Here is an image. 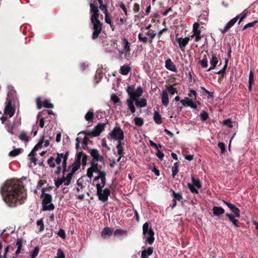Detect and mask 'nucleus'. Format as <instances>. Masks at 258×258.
<instances>
[{
	"label": "nucleus",
	"instance_id": "nucleus-35",
	"mask_svg": "<svg viewBox=\"0 0 258 258\" xmlns=\"http://www.w3.org/2000/svg\"><path fill=\"white\" fill-rule=\"evenodd\" d=\"M191 181L192 183V185L196 186L198 188H200L202 187V184L200 182V180L199 179H196L195 178L194 175H191Z\"/></svg>",
	"mask_w": 258,
	"mask_h": 258
},
{
	"label": "nucleus",
	"instance_id": "nucleus-29",
	"mask_svg": "<svg viewBox=\"0 0 258 258\" xmlns=\"http://www.w3.org/2000/svg\"><path fill=\"white\" fill-rule=\"evenodd\" d=\"M131 71V67L128 65H123L120 68L119 73L122 75H127Z\"/></svg>",
	"mask_w": 258,
	"mask_h": 258
},
{
	"label": "nucleus",
	"instance_id": "nucleus-3",
	"mask_svg": "<svg viewBox=\"0 0 258 258\" xmlns=\"http://www.w3.org/2000/svg\"><path fill=\"white\" fill-rule=\"evenodd\" d=\"M56 157H50L47 160V164L50 168L55 167V163L60 166V164L62 161V169H68L67 168V160L70 155V151H67L64 153H57Z\"/></svg>",
	"mask_w": 258,
	"mask_h": 258
},
{
	"label": "nucleus",
	"instance_id": "nucleus-43",
	"mask_svg": "<svg viewBox=\"0 0 258 258\" xmlns=\"http://www.w3.org/2000/svg\"><path fill=\"white\" fill-rule=\"evenodd\" d=\"M199 62L203 68H206L208 67V59L206 55H204V58L202 60L199 61Z\"/></svg>",
	"mask_w": 258,
	"mask_h": 258
},
{
	"label": "nucleus",
	"instance_id": "nucleus-21",
	"mask_svg": "<svg viewBox=\"0 0 258 258\" xmlns=\"http://www.w3.org/2000/svg\"><path fill=\"white\" fill-rule=\"evenodd\" d=\"M162 103L164 106L167 107L169 104L168 95L166 90H163L161 94Z\"/></svg>",
	"mask_w": 258,
	"mask_h": 258
},
{
	"label": "nucleus",
	"instance_id": "nucleus-34",
	"mask_svg": "<svg viewBox=\"0 0 258 258\" xmlns=\"http://www.w3.org/2000/svg\"><path fill=\"white\" fill-rule=\"evenodd\" d=\"M153 118L155 122L158 124H160L162 122L161 116L158 111L154 112Z\"/></svg>",
	"mask_w": 258,
	"mask_h": 258
},
{
	"label": "nucleus",
	"instance_id": "nucleus-7",
	"mask_svg": "<svg viewBox=\"0 0 258 258\" xmlns=\"http://www.w3.org/2000/svg\"><path fill=\"white\" fill-rule=\"evenodd\" d=\"M104 186L100 185L99 183H97L96 185L97 189L96 194L100 201L105 202L108 201V197L110 195V190L108 188H105L102 189Z\"/></svg>",
	"mask_w": 258,
	"mask_h": 258
},
{
	"label": "nucleus",
	"instance_id": "nucleus-42",
	"mask_svg": "<svg viewBox=\"0 0 258 258\" xmlns=\"http://www.w3.org/2000/svg\"><path fill=\"white\" fill-rule=\"evenodd\" d=\"M135 123L136 125L141 126L144 124V120L142 118L140 117H136L134 118Z\"/></svg>",
	"mask_w": 258,
	"mask_h": 258
},
{
	"label": "nucleus",
	"instance_id": "nucleus-61",
	"mask_svg": "<svg viewBox=\"0 0 258 258\" xmlns=\"http://www.w3.org/2000/svg\"><path fill=\"white\" fill-rule=\"evenodd\" d=\"M218 146L221 149V153L223 154L225 152V145L223 142H219Z\"/></svg>",
	"mask_w": 258,
	"mask_h": 258
},
{
	"label": "nucleus",
	"instance_id": "nucleus-46",
	"mask_svg": "<svg viewBox=\"0 0 258 258\" xmlns=\"http://www.w3.org/2000/svg\"><path fill=\"white\" fill-rule=\"evenodd\" d=\"M194 35L196 36L195 41L196 42L199 41L202 38L201 36V30L199 29H196L193 30Z\"/></svg>",
	"mask_w": 258,
	"mask_h": 258
},
{
	"label": "nucleus",
	"instance_id": "nucleus-26",
	"mask_svg": "<svg viewBox=\"0 0 258 258\" xmlns=\"http://www.w3.org/2000/svg\"><path fill=\"white\" fill-rule=\"evenodd\" d=\"M213 212L214 216H218L224 213V209L221 207L214 206L213 208Z\"/></svg>",
	"mask_w": 258,
	"mask_h": 258
},
{
	"label": "nucleus",
	"instance_id": "nucleus-28",
	"mask_svg": "<svg viewBox=\"0 0 258 258\" xmlns=\"http://www.w3.org/2000/svg\"><path fill=\"white\" fill-rule=\"evenodd\" d=\"M123 145L124 144L122 142H118V144L116 146L117 154L121 157H123L124 154V149L123 147Z\"/></svg>",
	"mask_w": 258,
	"mask_h": 258
},
{
	"label": "nucleus",
	"instance_id": "nucleus-56",
	"mask_svg": "<svg viewBox=\"0 0 258 258\" xmlns=\"http://www.w3.org/2000/svg\"><path fill=\"white\" fill-rule=\"evenodd\" d=\"M113 233H114V235L115 236L121 235L125 234L126 233V231L122 229H116V230H115L114 231Z\"/></svg>",
	"mask_w": 258,
	"mask_h": 258
},
{
	"label": "nucleus",
	"instance_id": "nucleus-39",
	"mask_svg": "<svg viewBox=\"0 0 258 258\" xmlns=\"http://www.w3.org/2000/svg\"><path fill=\"white\" fill-rule=\"evenodd\" d=\"M68 172H69V173L67 174V176H66V182H64V185L67 186L69 185L70 184L72 177L74 174V173H72L71 171Z\"/></svg>",
	"mask_w": 258,
	"mask_h": 258
},
{
	"label": "nucleus",
	"instance_id": "nucleus-53",
	"mask_svg": "<svg viewBox=\"0 0 258 258\" xmlns=\"http://www.w3.org/2000/svg\"><path fill=\"white\" fill-rule=\"evenodd\" d=\"M44 136L42 137L39 142H38L34 147V150L37 151L39 148L42 147V144L43 143Z\"/></svg>",
	"mask_w": 258,
	"mask_h": 258
},
{
	"label": "nucleus",
	"instance_id": "nucleus-14",
	"mask_svg": "<svg viewBox=\"0 0 258 258\" xmlns=\"http://www.w3.org/2000/svg\"><path fill=\"white\" fill-rule=\"evenodd\" d=\"M189 40L190 38L188 37H185L184 38L182 37H176V40L178 42L179 46L182 51H184L185 47L188 44Z\"/></svg>",
	"mask_w": 258,
	"mask_h": 258
},
{
	"label": "nucleus",
	"instance_id": "nucleus-16",
	"mask_svg": "<svg viewBox=\"0 0 258 258\" xmlns=\"http://www.w3.org/2000/svg\"><path fill=\"white\" fill-rule=\"evenodd\" d=\"M210 63L211 66L207 70V72H210L215 69L218 63V59L217 57V54L213 52H212L211 58L210 59Z\"/></svg>",
	"mask_w": 258,
	"mask_h": 258
},
{
	"label": "nucleus",
	"instance_id": "nucleus-10",
	"mask_svg": "<svg viewBox=\"0 0 258 258\" xmlns=\"http://www.w3.org/2000/svg\"><path fill=\"white\" fill-rule=\"evenodd\" d=\"M15 112L14 107L12 106V101L11 99H8L7 101V104L5 106L4 110V114L6 115H9V117H12Z\"/></svg>",
	"mask_w": 258,
	"mask_h": 258
},
{
	"label": "nucleus",
	"instance_id": "nucleus-60",
	"mask_svg": "<svg viewBox=\"0 0 258 258\" xmlns=\"http://www.w3.org/2000/svg\"><path fill=\"white\" fill-rule=\"evenodd\" d=\"M57 235L62 239H64L66 237V234L64 230L60 229L57 232Z\"/></svg>",
	"mask_w": 258,
	"mask_h": 258
},
{
	"label": "nucleus",
	"instance_id": "nucleus-58",
	"mask_svg": "<svg viewBox=\"0 0 258 258\" xmlns=\"http://www.w3.org/2000/svg\"><path fill=\"white\" fill-rule=\"evenodd\" d=\"M138 39L139 41H142L145 43L148 42V38L146 36H143L141 33L138 35Z\"/></svg>",
	"mask_w": 258,
	"mask_h": 258
},
{
	"label": "nucleus",
	"instance_id": "nucleus-9",
	"mask_svg": "<svg viewBox=\"0 0 258 258\" xmlns=\"http://www.w3.org/2000/svg\"><path fill=\"white\" fill-rule=\"evenodd\" d=\"M109 135L112 139L117 140L118 142H121L124 137L123 131L119 126H116L109 133Z\"/></svg>",
	"mask_w": 258,
	"mask_h": 258
},
{
	"label": "nucleus",
	"instance_id": "nucleus-63",
	"mask_svg": "<svg viewBox=\"0 0 258 258\" xmlns=\"http://www.w3.org/2000/svg\"><path fill=\"white\" fill-rule=\"evenodd\" d=\"M254 77L253 73L252 71H250L249 74V81L248 83L253 84L254 83Z\"/></svg>",
	"mask_w": 258,
	"mask_h": 258
},
{
	"label": "nucleus",
	"instance_id": "nucleus-12",
	"mask_svg": "<svg viewBox=\"0 0 258 258\" xmlns=\"http://www.w3.org/2000/svg\"><path fill=\"white\" fill-rule=\"evenodd\" d=\"M90 7L91 13L90 20L99 18L100 13L98 7L92 3H90Z\"/></svg>",
	"mask_w": 258,
	"mask_h": 258
},
{
	"label": "nucleus",
	"instance_id": "nucleus-8",
	"mask_svg": "<svg viewBox=\"0 0 258 258\" xmlns=\"http://www.w3.org/2000/svg\"><path fill=\"white\" fill-rule=\"evenodd\" d=\"M93 25V32L92 35V38L96 39L99 37L102 30L103 24L99 20V18L90 20Z\"/></svg>",
	"mask_w": 258,
	"mask_h": 258
},
{
	"label": "nucleus",
	"instance_id": "nucleus-11",
	"mask_svg": "<svg viewBox=\"0 0 258 258\" xmlns=\"http://www.w3.org/2000/svg\"><path fill=\"white\" fill-rule=\"evenodd\" d=\"M223 202L230 209L231 212L233 213V216H236L237 218L240 217V211L238 208L228 201L223 200Z\"/></svg>",
	"mask_w": 258,
	"mask_h": 258
},
{
	"label": "nucleus",
	"instance_id": "nucleus-59",
	"mask_svg": "<svg viewBox=\"0 0 258 258\" xmlns=\"http://www.w3.org/2000/svg\"><path fill=\"white\" fill-rule=\"evenodd\" d=\"M37 107L38 109H40L42 107V105L41 103V99L40 97H38L36 100Z\"/></svg>",
	"mask_w": 258,
	"mask_h": 258
},
{
	"label": "nucleus",
	"instance_id": "nucleus-33",
	"mask_svg": "<svg viewBox=\"0 0 258 258\" xmlns=\"http://www.w3.org/2000/svg\"><path fill=\"white\" fill-rule=\"evenodd\" d=\"M170 192H172L174 199H173L174 201H180L183 199L182 196L180 192H176L174 190L172 189L170 190Z\"/></svg>",
	"mask_w": 258,
	"mask_h": 258
},
{
	"label": "nucleus",
	"instance_id": "nucleus-44",
	"mask_svg": "<svg viewBox=\"0 0 258 258\" xmlns=\"http://www.w3.org/2000/svg\"><path fill=\"white\" fill-rule=\"evenodd\" d=\"M200 118L202 121H206L209 118V113L205 110H203L200 114Z\"/></svg>",
	"mask_w": 258,
	"mask_h": 258
},
{
	"label": "nucleus",
	"instance_id": "nucleus-51",
	"mask_svg": "<svg viewBox=\"0 0 258 258\" xmlns=\"http://www.w3.org/2000/svg\"><path fill=\"white\" fill-rule=\"evenodd\" d=\"M42 106L47 108H53V104L51 103L48 100H45Z\"/></svg>",
	"mask_w": 258,
	"mask_h": 258
},
{
	"label": "nucleus",
	"instance_id": "nucleus-40",
	"mask_svg": "<svg viewBox=\"0 0 258 258\" xmlns=\"http://www.w3.org/2000/svg\"><path fill=\"white\" fill-rule=\"evenodd\" d=\"M21 148L15 149L10 152L9 155L11 157H15L20 154L21 153Z\"/></svg>",
	"mask_w": 258,
	"mask_h": 258
},
{
	"label": "nucleus",
	"instance_id": "nucleus-62",
	"mask_svg": "<svg viewBox=\"0 0 258 258\" xmlns=\"http://www.w3.org/2000/svg\"><path fill=\"white\" fill-rule=\"evenodd\" d=\"M77 184L78 185V187L76 188V190L78 192H80L81 189L83 188L85 186L83 184L82 182H81L80 181V179L78 180L77 181Z\"/></svg>",
	"mask_w": 258,
	"mask_h": 258
},
{
	"label": "nucleus",
	"instance_id": "nucleus-5",
	"mask_svg": "<svg viewBox=\"0 0 258 258\" xmlns=\"http://www.w3.org/2000/svg\"><path fill=\"white\" fill-rule=\"evenodd\" d=\"M108 123V120L106 119L105 122L104 123H98L94 126V128L92 131H84L80 133V134L82 133L85 135H88L93 137H98L104 131L105 128Z\"/></svg>",
	"mask_w": 258,
	"mask_h": 258
},
{
	"label": "nucleus",
	"instance_id": "nucleus-57",
	"mask_svg": "<svg viewBox=\"0 0 258 258\" xmlns=\"http://www.w3.org/2000/svg\"><path fill=\"white\" fill-rule=\"evenodd\" d=\"M223 124L227 125L230 128H232L233 125L232 123V121L230 119H227L223 120Z\"/></svg>",
	"mask_w": 258,
	"mask_h": 258
},
{
	"label": "nucleus",
	"instance_id": "nucleus-23",
	"mask_svg": "<svg viewBox=\"0 0 258 258\" xmlns=\"http://www.w3.org/2000/svg\"><path fill=\"white\" fill-rule=\"evenodd\" d=\"M153 252V247H149L146 249H144L142 251L141 258H148Z\"/></svg>",
	"mask_w": 258,
	"mask_h": 258
},
{
	"label": "nucleus",
	"instance_id": "nucleus-18",
	"mask_svg": "<svg viewBox=\"0 0 258 258\" xmlns=\"http://www.w3.org/2000/svg\"><path fill=\"white\" fill-rule=\"evenodd\" d=\"M238 20V17H234L229 21L226 26L224 27L223 29L221 30V32L224 34L227 32L230 28H231Z\"/></svg>",
	"mask_w": 258,
	"mask_h": 258
},
{
	"label": "nucleus",
	"instance_id": "nucleus-38",
	"mask_svg": "<svg viewBox=\"0 0 258 258\" xmlns=\"http://www.w3.org/2000/svg\"><path fill=\"white\" fill-rule=\"evenodd\" d=\"M88 135H85L83 139V143H82V148L84 150H86L88 149V143L90 141L89 138L87 137Z\"/></svg>",
	"mask_w": 258,
	"mask_h": 258
},
{
	"label": "nucleus",
	"instance_id": "nucleus-1",
	"mask_svg": "<svg viewBox=\"0 0 258 258\" xmlns=\"http://www.w3.org/2000/svg\"><path fill=\"white\" fill-rule=\"evenodd\" d=\"M0 192L4 202L11 208L24 204L26 200V192L20 180L7 181L1 187Z\"/></svg>",
	"mask_w": 258,
	"mask_h": 258
},
{
	"label": "nucleus",
	"instance_id": "nucleus-15",
	"mask_svg": "<svg viewBox=\"0 0 258 258\" xmlns=\"http://www.w3.org/2000/svg\"><path fill=\"white\" fill-rule=\"evenodd\" d=\"M98 176L94 177L93 179L94 182H96L98 181L99 179L101 180V183H100V185L105 186L106 184V173L105 172H100L98 173Z\"/></svg>",
	"mask_w": 258,
	"mask_h": 258
},
{
	"label": "nucleus",
	"instance_id": "nucleus-45",
	"mask_svg": "<svg viewBox=\"0 0 258 258\" xmlns=\"http://www.w3.org/2000/svg\"><path fill=\"white\" fill-rule=\"evenodd\" d=\"M167 91H168L171 95H174L175 93H177V91L176 88L173 87L172 86H167Z\"/></svg>",
	"mask_w": 258,
	"mask_h": 258
},
{
	"label": "nucleus",
	"instance_id": "nucleus-30",
	"mask_svg": "<svg viewBox=\"0 0 258 258\" xmlns=\"http://www.w3.org/2000/svg\"><path fill=\"white\" fill-rule=\"evenodd\" d=\"M248 11L247 9L244 10L241 14L237 15L236 17H238V24H239L247 16Z\"/></svg>",
	"mask_w": 258,
	"mask_h": 258
},
{
	"label": "nucleus",
	"instance_id": "nucleus-4",
	"mask_svg": "<svg viewBox=\"0 0 258 258\" xmlns=\"http://www.w3.org/2000/svg\"><path fill=\"white\" fill-rule=\"evenodd\" d=\"M41 198H43L42 205L43 211H50L54 209V205L51 203L52 196L49 194L45 193L44 188L42 189Z\"/></svg>",
	"mask_w": 258,
	"mask_h": 258
},
{
	"label": "nucleus",
	"instance_id": "nucleus-24",
	"mask_svg": "<svg viewBox=\"0 0 258 258\" xmlns=\"http://www.w3.org/2000/svg\"><path fill=\"white\" fill-rule=\"evenodd\" d=\"M135 104L138 108H143L147 106V100L145 98H142L139 100V98L136 99Z\"/></svg>",
	"mask_w": 258,
	"mask_h": 258
},
{
	"label": "nucleus",
	"instance_id": "nucleus-36",
	"mask_svg": "<svg viewBox=\"0 0 258 258\" xmlns=\"http://www.w3.org/2000/svg\"><path fill=\"white\" fill-rule=\"evenodd\" d=\"M179 163L178 162H175L173 166L172 167V177H174L179 171Z\"/></svg>",
	"mask_w": 258,
	"mask_h": 258
},
{
	"label": "nucleus",
	"instance_id": "nucleus-52",
	"mask_svg": "<svg viewBox=\"0 0 258 258\" xmlns=\"http://www.w3.org/2000/svg\"><path fill=\"white\" fill-rule=\"evenodd\" d=\"M186 100H187V106H189L194 109H196L197 108V104L192 101V99L189 98Z\"/></svg>",
	"mask_w": 258,
	"mask_h": 258
},
{
	"label": "nucleus",
	"instance_id": "nucleus-17",
	"mask_svg": "<svg viewBox=\"0 0 258 258\" xmlns=\"http://www.w3.org/2000/svg\"><path fill=\"white\" fill-rule=\"evenodd\" d=\"M165 67L168 70L175 73L177 72L175 65L170 58H168L165 61Z\"/></svg>",
	"mask_w": 258,
	"mask_h": 258
},
{
	"label": "nucleus",
	"instance_id": "nucleus-49",
	"mask_svg": "<svg viewBox=\"0 0 258 258\" xmlns=\"http://www.w3.org/2000/svg\"><path fill=\"white\" fill-rule=\"evenodd\" d=\"M19 138L22 141L27 142L29 141L28 137L27 136V134L24 132H22L19 135Z\"/></svg>",
	"mask_w": 258,
	"mask_h": 258
},
{
	"label": "nucleus",
	"instance_id": "nucleus-41",
	"mask_svg": "<svg viewBox=\"0 0 258 258\" xmlns=\"http://www.w3.org/2000/svg\"><path fill=\"white\" fill-rule=\"evenodd\" d=\"M258 23V20H255L252 22H249L245 25L242 28V31H244L246 29L250 27H253L256 24Z\"/></svg>",
	"mask_w": 258,
	"mask_h": 258
},
{
	"label": "nucleus",
	"instance_id": "nucleus-37",
	"mask_svg": "<svg viewBox=\"0 0 258 258\" xmlns=\"http://www.w3.org/2000/svg\"><path fill=\"white\" fill-rule=\"evenodd\" d=\"M111 101L116 104L121 105V101L119 98L115 94H113L111 96Z\"/></svg>",
	"mask_w": 258,
	"mask_h": 258
},
{
	"label": "nucleus",
	"instance_id": "nucleus-48",
	"mask_svg": "<svg viewBox=\"0 0 258 258\" xmlns=\"http://www.w3.org/2000/svg\"><path fill=\"white\" fill-rule=\"evenodd\" d=\"M201 89L207 94V95H208L207 97L208 98H213L214 97V93L213 92H212L209 91L208 90H207L204 87H201Z\"/></svg>",
	"mask_w": 258,
	"mask_h": 258
},
{
	"label": "nucleus",
	"instance_id": "nucleus-54",
	"mask_svg": "<svg viewBox=\"0 0 258 258\" xmlns=\"http://www.w3.org/2000/svg\"><path fill=\"white\" fill-rule=\"evenodd\" d=\"M36 224L37 226H40L39 231L40 232L42 231L44 229V225L43 224V220L42 219H41L37 221Z\"/></svg>",
	"mask_w": 258,
	"mask_h": 258
},
{
	"label": "nucleus",
	"instance_id": "nucleus-31",
	"mask_svg": "<svg viewBox=\"0 0 258 258\" xmlns=\"http://www.w3.org/2000/svg\"><path fill=\"white\" fill-rule=\"evenodd\" d=\"M98 161H91V167H90L94 172L95 173H99L100 172H103V171L100 170L98 167V163H97Z\"/></svg>",
	"mask_w": 258,
	"mask_h": 258
},
{
	"label": "nucleus",
	"instance_id": "nucleus-55",
	"mask_svg": "<svg viewBox=\"0 0 258 258\" xmlns=\"http://www.w3.org/2000/svg\"><path fill=\"white\" fill-rule=\"evenodd\" d=\"M187 186H188V188L190 189V191L192 193L198 194V190L196 188V186H195L194 185H193L192 184H191L190 183H188Z\"/></svg>",
	"mask_w": 258,
	"mask_h": 258
},
{
	"label": "nucleus",
	"instance_id": "nucleus-47",
	"mask_svg": "<svg viewBox=\"0 0 258 258\" xmlns=\"http://www.w3.org/2000/svg\"><path fill=\"white\" fill-rule=\"evenodd\" d=\"M228 62V59H226L225 61V64H224L223 68H222V69L215 73L217 74H218V75L224 74L225 73L227 67Z\"/></svg>",
	"mask_w": 258,
	"mask_h": 258
},
{
	"label": "nucleus",
	"instance_id": "nucleus-27",
	"mask_svg": "<svg viewBox=\"0 0 258 258\" xmlns=\"http://www.w3.org/2000/svg\"><path fill=\"white\" fill-rule=\"evenodd\" d=\"M80 165L74 162L73 164H70L68 167V171H71L75 173L80 168Z\"/></svg>",
	"mask_w": 258,
	"mask_h": 258
},
{
	"label": "nucleus",
	"instance_id": "nucleus-13",
	"mask_svg": "<svg viewBox=\"0 0 258 258\" xmlns=\"http://www.w3.org/2000/svg\"><path fill=\"white\" fill-rule=\"evenodd\" d=\"M89 152L93 158L91 161H102L103 160V157L99 155V151L97 149H91Z\"/></svg>",
	"mask_w": 258,
	"mask_h": 258
},
{
	"label": "nucleus",
	"instance_id": "nucleus-6",
	"mask_svg": "<svg viewBox=\"0 0 258 258\" xmlns=\"http://www.w3.org/2000/svg\"><path fill=\"white\" fill-rule=\"evenodd\" d=\"M143 234L146 236L145 242L150 244H153L155 240L154 237L155 233L149 223L146 222L143 224Z\"/></svg>",
	"mask_w": 258,
	"mask_h": 258
},
{
	"label": "nucleus",
	"instance_id": "nucleus-32",
	"mask_svg": "<svg viewBox=\"0 0 258 258\" xmlns=\"http://www.w3.org/2000/svg\"><path fill=\"white\" fill-rule=\"evenodd\" d=\"M85 153H83L82 151L79 152L78 153H77L76 155V157L75 159L74 162L76 163L77 164H78L81 166V161L82 160V159L83 158V156L84 155Z\"/></svg>",
	"mask_w": 258,
	"mask_h": 258
},
{
	"label": "nucleus",
	"instance_id": "nucleus-2",
	"mask_svg": "<svg viewBox=\"0 0 258 258\" xmlns=\"http://www.w3.org/2000/svg\"><path fill=\"white\" fill-rule=\"evenodd\" d=\"M126 92L130 96V98L126 100V104L132 113H134L136 112L134 102H135L136 99L139 98L142 96L143 90L141 86H139L135 90V86H128L126 89Z\"/></svg>",
	"mask_w": 258,
	"mask_h": 258
},
{
	"label": "nucleus",
	"instance_id": "nucleus-64",
	"mask_svg": "<svg viewBox=\"0 0 258 258\" xmlns=\"http://www.w3.org/2000/svg\"><path fill=\"white\" fill-rule=\"evenodd\" d=\"M65 255L63 252L60 249H58L57 256L55 258H64Z\"/></svg>",
	"mask_w": 258,
	"mask_h": 258
},
{
	"label": "nucleus",
	"instance_id": "nucleus-50",
	"mask_svg": "<svg viewBox=\"0 0 258 258\" xmlns=\"http://www.w3.org/2000/svg\"><path fill=\"white\" fill-rule=\"evenodd\" d=\"M39 247L37 246H36L34 248L33 250L32 251L31 254L30 255V257L31 258H35L37 256V255L39 253Z\"/></svg>",
	"mask_w": 258,
	"mask_h": 258
},
{
	"label": "nucleus",
	"instance_id": "nucleus-25",
	"mask_svg": "<svg viewBox=\"0 0 258 258\" xmlns=\"http://www.w3.org/2000/svg\"><path fill=\"white\" fill-rule=\"evenodd\" d=\"M94 118V113L93 109H90L85 115V119L88 122H93Z\"/></svg>",
	"mask_w": 258,
	"mask_h": 258
},
{
	"label": "nucleus",
	"instance_id": "nucleus-19",
	"mask_svg": "<svg viewBox=\"0 0 258 258\" xmlns=\"http://www.w3.org/2000/svg\"><path fill=\"white\" fill-rule=\"evenodd\" d=\"M225 216L229 220V221L232 223L235 227H240V223L238 220L236 219V218H237L236 216H233V214L229 213H226Z\"/></svg>",
	"mask_w": 258,
	"mask_h": 258
},
{
	"label": "nucleus",
	"instance_id": "nucleus-20",
	"mask_svg": "<svg viewBox=\"0 0 258 258\" xmlns=\"http://www.w3.org/2000/svg\"><path fill=\"white\" fill-rule=\"evenodd\" d=\"M121 40L123 43V49L122 53H124L126 55L130 54L131 51L130 42L128 41L127 39L124 37L122 38Z\"/></svg>",
	"mask_w": 258,
	"mask_h": 258
},
{
	"label": "nucleus",
	"instance_id": "nucleus-22",
	"mask_svg": "<svg viewBox=\"0 0 258 258\" xmlns=\"http://www.w3.org/2000/svg\"><path fill=\"white\" fill-rule=\"evenodd\" d=\"M113 234V230L109 227L104 228L101 232V236L103 238L110 237Z\"/></svg>",
	"mask_w": 258,
	"mask_h": 258
}]
</instances>
